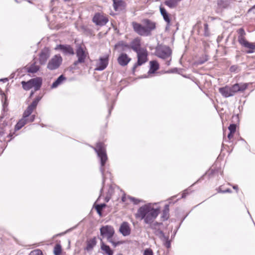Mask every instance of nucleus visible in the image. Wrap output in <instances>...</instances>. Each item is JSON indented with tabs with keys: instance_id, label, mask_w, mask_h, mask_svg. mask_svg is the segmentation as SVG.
I'll use <instances>...</instances> for the list:
<instances>
[{
	"instance_id": "nucleus-1",
	"label": "nucleus",
	"mask_w": 255,
	"mask_h": 255,
	"mask_svg": "<svg viewBox=\"0 0 255 255\" xmlns=\"http://www.w3.org/2000/svg\"><path fill=\"white\" fill-rule=\"evenodd\" d=\"M154 205L148 203L140 207L137 210L136 217L144 220L145 223L152 222L159 213V209L154 208Z\"/></svg>"
},
{
	"instance_id": "nucleus-2",
	"label": "nucleus",
	"mask_w": 255,
	"mask_h": 255,
	"mask_svg": "<svg viewBox=\"0 0 255 255\" xmlns=\"http://www.w3.org/2000/svg\"><path fill=\"white\" fill-rule=\"evenodd\" d=\"M101 235L106 238L107 241L115 248L118 246L124 244L125 242L119 241L117 237L115 236V230L111 226H103L100 228Z\"/></svg>"
},
{
	"instance_id": "nucleus-3",
	"label": "nucleus",
	"mask_w": 255,
	"mask_h": 255,
	"mask_svg": "<svg viewBox=\"0 0 255 255\" xmlns=\"http://www.w3.org/2000/svg\"><path fill=\"white\" fill-rule=\"evenodd\" d=\"M94 149L100 159V171L102 175L104 176V168L103 167L108 159L105 145L103 143L99 142L97 144L96 147H94Z\"/></svg>"
},
{
	"instance_id": "nucleus-4",
	"label": "nucleus",
	"mask_w": 255,
	"mask_h": 255,
	"mask_svg": "<svg viewBox=\"0 0 255 255\" xmlns=\"http://www.w3.org/2000/svg\"><path fill=\"white\" fill-rule=\"evenodd\" d=\"M172 51L170 48L165 45H160L156 47L155 50V55L163 59L167 60L165 64L169 66L170 64L171 60V55Z\"/></svg>"
},
{
	"instance_id": "nucleus-5",
	"label": "nucleus",
	"mask_w": 255,
	"mask_h": 255,
	"mask_svg": "<svg viewBox=\"0 0 255 255\" xmlns=\"http://www.w3.org/2000/svg\"><path fill=\"white\" fill-rule=\"evenodd\" d=\"M25 114L26 112L24 111L23 114L22 118L20 120H19L18 123L15 125V129L16 130L20 129L27 123L34 121L35 119V115H27Z\"/></svg>"
},
{
	"instance_id": "nucleus-6",
	"label": "nucleus",
	"mask_w": 255,
	"mask_h": 255,
	"mask_svg": "<svg viewBox=\"0 0 255 255\" xmlns=\"http://www.w3.org/2000/svg\"><path fill=\"white\" fill-rule=\"evenodd\" d=\"M62 58L59 55H55L48 62L47 68L50 70L58 69L62 62Z\"/></svg>"
},
{
	"instance_id": "nucleus-7",
	"label": "nucleus",
	"mask_w": 255,
	"mask_h": 255,
	"mask_svg": "<svg viewBox=\"0 0 255 255\" xmlns=\"http://www.w3.org/2000/svg\"><path fill=\"white\" fill-rule=\"evenodd\" d=\"M92 21L96 25L104 26L108 23L109 19L104 13L97 12L93 17Z\"/></svg>"
},
{
	"instance_id": "nucleus-8",
	"label": "nucleus",
	"mask_w": 255,
	"mask_h": 255,
	"mask_svg": "<svg viewBox=\"0 0 255 255\" xmlns=\"http://www.w3.org/2000/svg\"><path fill=\"white\" fill-rule=\"evenodd\" d=\"M76 55L78 59L73 63V65L75 66H77L79 64L85 63V60L87 56V53H86L85 51L81 46H79L77 48L76 51Z\"/></svg>"
},
{
	"instance_id": "nucleus-9",
	"label": "nucleus",
	"mask_w": 255,
	"mask_h": 255,
	"mask_svg": "<svg viewBox=\"0 0 255 255\" xmlns=\"http://www.w3.org/2000/svg\"><path fill=\"white\" fill-rule=\"evenodd\" d=\"M137 56V61L133 67L134 70L137 66H140L145 63L147 60V52L144 49L140 51L136 52Z\"/></svg>"
},
{
	"instance_id": "nucleus-10",
	"label": "nucleus",
	"mask_w": 255,
	"mask_h": 255,
	"mask_svg": "<svg viewBox=\"0 0 255 255\" xmlns=\"http://www.w3.org/2000/svg\"><path fill=\"white\" fill-rule=\"evenodd\" d=\"M109 55L105 54L99 58V62L95 69L97 71H102L106 68L109 63Z\"/></svg>"
},
{
	"instance_id": "nucleus-11",
	"label": "nucleus",
	"mask_w": 255,
	"mask_h": 255,
	"mask_svg": "<svg viewBox=\"0 0 255 255\" xmlns=\"http://www.w3.org/2000/svg\"><path fill=\"white\" fill-rule=\"evenodd\" d=\"M131 24L134 31L138 35L148 36L147 34V31L145 30V26H143L141 24L134 21L132 22Z\"/></svg>"
},
{
	"instance_id": "nucleus-12",
	"label": "nucleus",
	"mask_w": 255,
	"mask_h": 255,
	"mask_svg": "<svg viewBox=\"0 0 255 255\" xmlns=\"http://www.w3.org/2000/svg\"><path fill=\"white\" fill-rule=\"evenodd\" d=\"M249 84L248 83H236L232 86H231V88L232 90V92L233 93V95L234 96L236 93L237 92H243L245 91L248 87Z\"/></svg>"
},
{
	"instance_id": "nucleus-13",
	"label": "nucleus",
	"mask_w": 255,
	"mask_h": 255,
	"mask_svg": "<svg viewBox=\"0 0 255 255\" xmlns=\"http://www.w3.org/2000/svg\"><path fill=\"white\" fill-rule=\"evenodd\" d=\"M163 224H150V228L153 233L159 238L161 239L164 237L163 231L161 230V225Z\"/></svg>"
},
{
	"instance_id": "nucleus-14",
	"label": "nucleus",
	"mask_w": 255,
	"mask_h": 255,
	"mask_svg": "<svg viewBox=\"0 0 255 255\" xmlns=\"http://www.w3.org/2000/svg\"><path fill=\"white\" fill-rule=\"evenodd\" d=\"M143 23L145 25V30L147 31V35H150L151 32L156 28V23L148 19H144Z\"/></svg>"
},
{
	"instance_id": "nucleus-15",
	"label": "nucleus",
	"mask_w": 255,
	"mask_h": 255,
	"mask_svg": "<svg viewBox=\"0 0 255 255\" xmlns=\"http://www.w3.org/2000/svg\"><path fill=\"white\" fill-rule=\"evenodd\" d=\"M50 56V52L47 48H44L39 54V62L41 65L46 63L47 59Z\"/></svg>"
},
{
	"instance_id": "nucleus-16",
	"label": "nucleus",
	"mask_w": 255,
	"mask_h": 255,
	"mask_svg": "<svg viewBox=\"0 0 255 255\" xmlns=\"http://www.w3.org/2000/svg\"><path fill=\"white\" fill-rule=\"evenodd\" d=\"M97 243V238L94 237L92 238L88 239L86 241V246L84 248V250L88 252H91L94 247L96 246Z\"/></svg>"
},
{
	"instance_id": "nucleus-17",
	"label": "nucleus",
	"mask_w": 255,
	"mask_h": 255,
	"mask_svg": "<svg viewBox=\"0 0 255 255\" xmlns=\"http://www.w3.org/2000/svg\"><path fill=\"white\" fill-rule=\"evenodd\" d=\"M41 97L37 96L35 98L30 105H29L27 109L25 110L27 115H31L33 111L36 109L38 102L41 99Z\"/></svg>"
},
{
	"instance_id": "nucleus-18",
	"label": "nucleus",
	"mask_w": 255,
	"mask_h": 255,
	"mask_svg": "<svg viewBox=\"0 0 255 255\" xmlns=\"http://www.w3.org/2000/svg\"><path fill=\"white\" fill-rule=\"evenodd\" d=\"M131 58H129L126 53H122L118 58V63L122 66H125L130 61Z\"/></svg>"
},
{
	"instance_id": "nucleus-19",
	"label": "nucleus",
	"mask_w": 255,
	"mask_h": 255,
	"mask_svg": "<svg viewBox=\"0 0 255 255\" xmlns=\"http://www.w3.org/2000/svg\"><path fill=\"white\" fill-rule=\"evenodd\" d=\"M55 49L60 50L64 54L73 55L74 54L73 48L70 45L60 44L57 46Z\"/></svg>"
},
{
	"instance_id": "nucleus-20",
	"label": "nucleus",
	"mask_w": 255,
	"mask_h": 255,
	"mask_svg": "<svg viewBox=\"0 0 255 255\" xmlns=\"http://www.w3.org/2000/svg\"><path fill=\"white\" fill-rule=\"evenodd\" d=\"M115 48L119 52L125 51L130 49V45L123 41H120L115 45Z\"/></svg>"
},
{
	"instance_id": "nucleus-21",
	"label": "nucleus",
	"mask_w": 255,
	"mask_h": 255,
	"mask_svg": "<svg viewBox=\"0 0 255 255\" xmlns=\"http://www.w3.org/2000/svg\"><path fill=\"white\" fill-rule=\"evenodd\" d=\"M160 11L164 20L167 23L165 30H168L170 26V18L169 17V14L167 13L166 9L162 7H160Z\"/></svg>"
},
{
	"instance_id": "nucleus-22",
	"label": "nucleus",
	"mask_w": 255,
	"mask_h": 255,
	"mask_svg": "<svg viewBox=\"0 0 255 255\" xmlns=\"http://www.w3.org/2000/svg\"><path fill=\"white\" fill-rule=\"evenodd\" d=\"M220 93L225 98H228L233 96V93L231 87L226 86L224 87H221L219 89Z\"/></svg>"
},
{
	"instance_id": "nucleus-23",
	"label": "nucleus",
	"mask_w": 255,
	"mask_h": 255,
	"mask_svg": "<svg viewBox=\"0 0 255 255\" xmlns=\"http://www.w3.org/2000/svg\"><path fill=\"white\" fill-rule=\"evenodd\" d=\"M140 40L139 38H136L134 39L130 43V48L136 52L141 51L144 49L140 47Z\"/></svg>"
},
{
	"instance_id": "nucleus-24",
	"label": "nucleus",
	"mask_w": 255,
	"mask_h": 255,
	"mask_svg": "<svg viewBox=\"0 0 255 255\" xmlns=\"http://www.w3.org/2000/svg\"><path fill=\"white\" fill-rule=\"evenodd\" d=\"M160 220L162 222H165L167 221L169 218V206L168 204H166L163 210L162 211L160 215Z\"/></svg>"
},
{
	"instance_id": "nucleus-25",
	"label": "nucleus",
	"mask_w": 255,
	"mask_h": 255,
	"mask_svg": "<svg viewBox=\"0 0 255 255\" xmlns=\"http://www.w3.org/2000/svg\"><path fill=\"white\" fill-rule=\"evenodd\" d=\"M119 231L124 236H128L130 234L131 229L128 224H121Z\"/></svg>"
},
{
	"instance_id": "nucleus-26",
	"label": "nucleus",
	"mask_w": 255,
	"mask_h": 255,
	"mask_svg": "<svg viewBox=\"0 0 255 255\" xmlns=\"http://www.w3.org/2000/svg\"><path fill=\"white\" fill-rule=\"evenodd\" d=\"M125 6V2L122 0H113V7L116 11L122 10Z\"/></svg>"
},
{
	"instance_id": "nucleus-27",
	"label": "nucleus",
	"mask_w": 255,
	"mask_h": 255,
	"mask_svg": "<svg viewBox=\"0 0 255 255\" xmlns=\"http://www.w3.org/2000/svg\"><path fill=\"white\" fill-rule=\"evenodd\" d=\"M32 88H34L35 91L40 89L42 85V79L41 78H36L31 79Z\"/></svg>"
},
{
	"instance_id": "nucleus-28",
	"label": "nucleus",
	"mask_w": 255,
	"mask_h": 255,
	"mask_svg": "<svg viewBox=\"0 0 255 255\" xmlns=\"http://www.w3.org/2000/svg\"><path fill=\"white\" fill-rule=\"evenodd\" d=\"M159 69V64L156 61H151L150 62V69L148 71L149 74L154 73Z\"/></svg>"
},
{
	"instance_id": "nucleus-29",
	"label": "nucleus",
	"mask_w": 255,
	"mask_h": 255,
	"mask_svg": "<svg viewBox=\"0 0 255 255\" xmlns=\"http://www.w3.org/2000/svg\"><path fill=\"white\" fill-rule=\"evenodd\" d=\"M101 248L102 250L108 255H113V251L109 246L106 245L103 242L101 243Z\"/></svg>"
},
{
	"instance_id": "nucleus-30",
	"label": "nucleus",
	"mask_w": 255,
	"mask_h": 255,
	"mask_svg": "<svg viewBox=\"0 0 255 255\" xmlns=\"http://www.w3.org/2000/svg\"><path fill=\"white\" fill-rule=\"evenodd\" d=\"M66 80V78L63 75H60L55 82H54L52 85L51 88L54 89L57 88L59 85H60L63 81Z\"/></svg>"
},
{
	"instance_id": "nucleus-31",
	"label": "nucleus",
	"mask_w": 255,
	"mask_h": 255,
	"mask_svg": "<svg viewBox=\"0 0 255 255\" xmlns=\"http://www.w3.org/2000/svg\"><path fill=\"white\" fill-rule=\"evenodd\" d=\"M39 69V66L37 65L35 62L32 64L29 67L27 68V71L29 73H35L37 72Z\"/></svg>"
},
{
	"instance_id": "nucleus-32",
	"label": "nucleus",
	"mask_w": 255,
	"mask_h": 255,
	"mask_svg": "<svg viewBox=\"0 0 255 255\" xmlns=\"http://www.w3.org/2000/svg\"><path fill=\"white\" fill-rule=\"evenodd\" d=\"M165 4L171 8H175L179 3L177 0H167L165 1Z\"/></svg>"
},
{
	"instance_id": "nucleus-33",
	"label": "nucleus",
	"mask_w": 255,
	"mask_h": 255,
	"mask_svg": "<svg viewBox=\"0 0 255 255\" xmlns=\"http://www.w3.org/2000/svg\"><path fill=\"white\" fill-rule=\"evenodd\" d=\"M21 84L23 88L25 90H29L32 88L31 79L27 82L22 81Z\"/></svg>"
},
{
	"instance_id": "nucleus-34",
	"label": "nucleus",
	"mask_w": 255,
	"mask_h": 255,
	"mask_svg": "<svg viewBox=\"0 0 255 255\" xmlns=\"http://www.w3.org/2000/svg\"><path fill=\"white\" fill-rule=\"evenodd\" d=\"M106 206V205L104 203L101 204L97 205L96 206V209L98 212V213L99 214L100 216H102V210L103 208H104Z\"/></svg>"
},
{
	"instance_id": "nucleus-35",
	"label": "nucleus",
	"mask_w": 255,
	"mask_h": 255,
	"mask_svg": "<svg viewBox=\"0 0 255 255\" xmlns=\"http://www.w3.org/2000/svg\"><path fill=\"white\" fill-rule=\"evenodd\" d=\"M218 4L221 7L226 8L229 5V2L228 0H219Z\"/></svg>"
},
{
	"instance_id": "nucleus-36",
	"label": "nucleus",
	"mask_w": 255,
	"mask_h": 255,
	"mask_svg": "<svg viewBox=\"0 0 255 255\" xmlns=\"http://www.w3.org/2000/svg\"><path fill=\"white\" fill-rule=\"evenodd\" d=\"M62 249L60 245L57 244L54 249V254L55 255H60L61 253Z\"/></svg>"
},
{
	"instance_id": "nucleus-37",
	"label": "nucleus",
	"mask_w": 255,
	"mask_h": 255,
	"mask_svg": "<svg viewBox=\"0 0 255 255\" xmlns=\"http://www.w3.org/2000/svg\"><path fill=\"white\" fill-rule=\"evenodd\" d=\"M164 241H165L164 245L167 248H170L171 247L170 241L168 240V237L164 236V237L161 238Z\"/></svg>"
},
{
	"instance_id": "nucleus-38",
	"label": "nucleus",
	"mask_w": 255,
	"mask_h": 255,
	"mask_svg": "<svg viewBox=\"0 0 255 255\" xmlns=\"http://www.w3.org/2000/svg\"><path fill=\"white\" fill-rule=\"evenodd\" d=\"M238 41L243 46H245L246 44V43H248V41H247L245 36H238Z\"/></svg>"
},
{
	"instance_id": "nucleus-39",
	"label": "nucleus",
	"mask_w": 255,
	"mask_h": 255,
	"mask_svg": "<svg viewBox=\"0 0 255 255\" xmlns=\"http://www.w3.org/2000/svg\"><path fill=\"white\" fill-rule=\"evenodd\" d=\"M29 255H43V253L41 250L36 249L31 251Z\"/></svg>"
},
{
	"instance_id": "nucleus-40",
	"label": "nucleus",
	"mask_w": 255,
	"mask_h": 255,
	"mask_svg": "<svg viewBox=\"0 0 255 255\" xmlns=\"http://www.w3.org/2000/svg\"><path fill=\"white\" fill-rule=\"evenodd\" d=\"M228 128L230 132L234 133L236 130V125L235 124H231Z\"/></svg>"
},
{
	"instance_id": "nucleus-41",
	"label": "nucleus",
	"mask_w": 255,
	"mask_h": 255,
	"mask_svg": "<svg viewBox=\"0 0 255 255\" xmlns=\"http://www.w3.org/2000/svg\"><path fill=\"white\" fill-rule=\"evenodd\" d=\"M112 191H113V189L111 187L109 188V191H108V194L107 195V196L105 198L106 202H108L110 200V196H111V194L112 193Z\"/></svg>"
},
{
	"instance_id": "nucleus-42",
	"label": "nucleus",
	"mask_w": 255,
	"mask_h": 255,
	"mask_svg": "<svg viewBox=\"0 0 255 255\" xmlns=\"http://www.w3.org/2000/svg\"><path fill=\"white\" fill-rule=\"evenodd\" d=\"M128 198L130 199V200L131 201L133 202V203L136 205L138 204L141 201V200H140L136 199V198H135L134 197H128Z\"/></svg>"
},
{
	"instance_id": "nucleus-43",
	"label": "nucleus",
	"mask_w": 255,
	"mask_h": 255,
	"mask_svg": "<svg viewBox=\"0 0 255 255\" xmlns=\"http://www.w3.org/2000/svg\"><path fill=\"white\" fill-rule=\"evenodd\" d=\"M238 33L239 34V36H245V35H246V32L244 30V29L242 28H240L238 30Z\"/></svg>"
},
{
	"instance_id": "nucleus-44",
	"label": "nucleus",
	"mask_w": 255,
	"mask_h": 255,
	"mask_svg": "<svg viewBox=\"0 0 255 255\" xmlns=\"http://www.w3.org/2000/svg\"><path fill=\"white\" fill-rule=\"evenodd\" d=\"M244 47L251 49H255V45L254 44L250 43L249 42H248V43H246V44L244 46Z\"/></svg>"
},
{
	"instance_id": "nucleus-45",
	"label": "nucleus",
	"mask_w": 255,
	"mask_h": 255,
	"mask_svg": "<svg viewBox=\"0 0 255 255\" xmlns=\"http://www.w3.org/2000/svg\"><path fill=\"white\" fill-rule=\"evenodd\" d=\"M144 255H153V252L150 249H146L144 251Z\"/></svg>"
},
{
	"instance_id": "nucleus-46",
	"label": "nucleus",
	"mask_w": 255,
	"mask_h": 255,
	"mask_svg": "<svg viewBox=\"0 0 255 255\" xmlns=\"http://www.w3.org/2000/svg\"><path fill=\"white\" fill-rule=\"evenodd\" d=\"M220 193H231V190L230 189H227L226 190H222L221 188H220L219 189V191H218Z\"/></svg>"
},
{
	"instance_id": "nucleus-47",
	"label": "nucleus",
	"mask_w": 255,
	"mask_h": 255,
	"mask_svg": "<svg viewBox=\"0 0 255 255\" xmlns=\"http://www.w3.org/2000/svg\"><path fill=\"white\" fill-rule=\"evenodd\" d=\"M233 134L234 133L230 132L228 135V138L229 139H231L233 137Z\"/></svg>"
},
{
	"instance_id": "nucleus-48",
	"label": "nucleus",
	"mask_w": 255,
	"mask_h": 255,
	"mask_svg": "<svg viewBox=\"0 0 255 255\" xmlns=\"http://www.w3.org/2000/svg\"><path fill=\"white\" fill-rule=\"evenodd\" d=\"M179 228V226L178 227H176V231H174V234H173V235H172V236H171V238H174V237L175 236V234H176V232H177V229H178Z\"/></svg>"
},
{
	"instance_id": "nucleus-49",
	"label": "nucleus",
	"mask_w": 255,
	"mask_h": 255,
	"mask_svg": "<svg viewBox=\"0 0 255 255\" xmlns=\"http://www.w3.org/2000/svg\"><path fill=\"white\" fill-rule=\"evenodd\" d=\"M207 59L206 58L204 61H201V60H200L199 61V64H203L205 61H207Z\"/></svg>"
},
{
	"instance_id": "nucleus-50",
	"label": "nucleus",
	"mask_w": 255,
	"mask_h": 255,
	"mask_svg": "<svg viewBox=\"0 0 255 255\" xmlns=\"http://www.w3.org/2000/svg\"><path fill=\"white\" fill-rule=\"evenodd\" d=\"M230 70L232 72V71H234L235 70V67L234 66H232L231 68H230Z\"/></svg>"
},
{
	"instance_id": "nucleus-51",
	"label": "nucleus",
	"mask_w": 255,
	"mask_h": 255,
	"mask_svg": "<svg viewBox=\"0 0 255 255\" xmlns=\"http://www.w3.org/2000/svg\"><path fill=\"white\" fill-rule=\"evenodd\" d=\"M255 4L249 10V12L251 11L252 9H255Z\"/></svg>"
},
{
	"instance_id": "nucleus-52",
	"label": "nucleus",
	"mask_w": 255,
	"mask_h": 255,
	"mask_svg": "<svg viewBox=\"0 0 255 255\" xmlns=\"http://www.w3.org/2000/svg\"><path fill=\"white\" fill-rule=\"evenodd\" d=\"M126 196H124L122 197V200L123 202H125L126 201Z\"/></svg>"
},
{
	"instance_id": "nucleus-53",
	"label": "nucleus",
	"mask_w": 255,
	"mask_h": 255,
	"mask_svg": "<svg viewBox=\"0 0 255 255\" xmlns=\"http://www.w3.org/2000/svg\"><path fill=\"white\" fill-rule=\"evenodd\" d=\"M186 197V193L184 192L182 195V198H185Z\"/></svg>"
},
{
	"instance_id": "nucleus-54",
	"label": "nucleus",
	"mask_w": 255,
	"mask_h": 255,
	"mask_svg": "<svg viewBox=\"0 0 255 255\" xmlns=\"http://www.w3.org/2000/svg\"><path fill=\"white\" fill-rule=\"evenodd\" d=\"M233 188H234V189L237 190V189H238V186H237V185H235V186H233Z\"/></svg>"
},
{
	"instance_id": "nucleus-55",
	"label": "nucleus",
	"mask_w": 255,
	"mask_h": 255,
	"mask_svg": "<svg viewBox=\"0 0 255 255\" xmlns=\"http://www.w3.org/2000/svg\"><path fill=\"white\" fill-rule=\"evenodd\" d=\"M204 26H205V28H207V27H208V24L207 23H205L204 24Z\"/></svg>"
},
{
	"instance_id": "nucleus-56",
	"label": "nucleus",
	"mask_w": 255,
	"mask_h": 255,
	"mask_svg": "<svg viewBox=\"0 0 255 255\" xmlns=\"http://www.w3.org/2000/svg\"><path fill=\"white\" fill-rule=\"evenodd\" d=\"M33 94H34V92H32V91H31V93H30V97H32V96H33Z\"/></svg>"
},
{
	"instance_id": "nucleus-57",
	"label": "nucleus",
	"mask_w": 255,
	"mask_h": 255,
	"mask_svg": "<svg viewBox=\"0 0 255 255\" xmlns=\"http://www.w3.org/2000/svg\"><path fill=\"white\" fill-rule=\"evenodd\" d=\"M4 134V131H2L1 133L0 132V135H2Z\"/></svg>"
},
{
	"instance_id": "nucleus-58",
	"label": "nucleus",
	"mask_w": 255,
	"mask_h": 255,
	"mask_svg": "<svg viewBox=\"0 0 255 255\" xmlns=\"http://www.w3.org/2000/svg\"><path fill=\"white\" fill-rule=\"evenodd\" d=\"M112 108L113 107H112L111 109L109 110V114H110Z\"/></svg>"
},
{
	"instance_id": "nucleus-59",
	"label": "nucleus",
	"mask_w": 255,
	"mask_h": 255,
	"mask_svg": "<svg viewBox=\"0 0 255 255\" xmlns=\"http://www.w3.org/2000/svg\"><path fill=\"white\" fill-rule=\"evenodd\" d=\"M104 182H105V180H104V179H103V184H104Z\"/></svg>"
},
{
	"instance_id": "nucleus-60",
	"label": "nucleus",
	"mask_w": 255,
	"mask_h": 255,
	"mask_svg": "<svg viewBox=\"0 0 255 255\" xmlns=\"http://www.w3.org/2000/svg\"><path fill=\"white\" fill-rule=\"evenodd\" d=\"M102 190H103V188H102V189H101V191H100L101 193L102 192Z\"/></svg>"
},
{
	"instance_id": "nucleus-61",
	"label": "nucleus",
	"mask_w": 255,
	"mask_h": 255,
	"mask_svg": "<svg viewBox=\"0 0 255 255\" xmlns=\"http://www.w3.org/2000/svg\"><path fill=\"white\" fill-rule=\"evenodd\" d=\"M123 223L125 224V223H127L126 222H124Z\"/></svg>"
},
{
	"instance_id": "nucleus-62",
	"label": "nucleus",
	"mask_w": 255,
	"mask_h": 255,
	"mask_svg": "<svg viewBox=\"0 0 255 255\" xmlns=\"http://www.w3.org/2000/svg\"><path fill=\"white\" fill-rule=\"evenodd\" d=\"M122 255V254H120V255Z\"/></svg>"
}]
</instances>
